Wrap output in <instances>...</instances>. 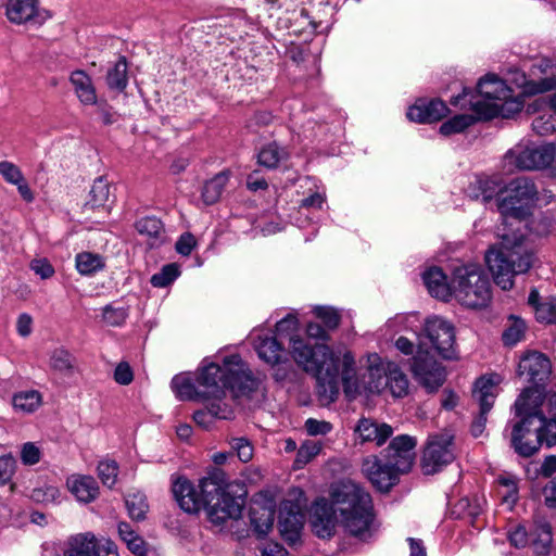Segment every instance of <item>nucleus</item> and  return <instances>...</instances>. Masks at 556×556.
<instances>
[{
  "instance_id": "obj_1",
  "label": "nucleus",
  "mask_w": 556,
  "mask_h": 556,
  "mask_svg": "<svg viewBox=\"0 0 556 556\" xmlns=\"http://www.w3.org/2000/svg\"><path fill=\"white\" fill-rule=\"evenodd\" d=\"M172 491L182 510L193 514L204 507L208 522L219 529L229 520L241 518L248 494L243 482L229 481L225 471L218 468L202 478L198 488L188 479L178 477Z\"/></svg>"
},
{
  "instance_id": "obj_2",
  "label": "nucleus",
  "mask_w": 556,
  "mask_h": 556,
  "mask_svg": "<svg viewBox=\"0 0 556 556\" xmlns=\"http://www.w3.org/2000/svg\"><path fill=\"white\" fill-rule=\"evenodd\" d=\"M331 498V502L318 498L312 505V531L320 539H329L340 522L351 535L363 541L370 538L374 508L369 493L354 481L343 480L333 486Z\"/></svg>"
},
{
  "instance_id": "obj_3",
  "label": "nucleus",
  "mask_w": 556,
  "mask_h": 556,
  "mask_svg": "<svg viewBox=\"0 0 556 556\" xmlns=\"http://www.w3.org/2000/svg\"><path fill=\"white\" fill-rule=\"evenodd\" d=\"M299 321L295 315L289 314L276 324L277 336L288 337L291 354L299 366L316 378V392L323 406L334 402L340 391L339 356L326 344L311 345L294 336Z\"/></svg>"
},
{
  "instance_id": "obj_4",
  "label": "nucleus",
  "mask_w": 556,
  "mask_h": 556,
  "mask_svg": "<svg viewBox=\"0 0 556 556\" xmlns=\"http://www.w3.org/2000/svg\"><path fill=\"white\" fill-rule=\"evenodd\" d=\"M203 400L227 401L226 389L232 400L249 396L258 387V381L242 363L239 355L225 358L224 366L208 363L199 367L195 374Z\"/></svg>"
},
{
  "instance_id": "obj_5",
  "label": "nucleus",
  "mask_w": 556,
  "mask_h": 556,
  "mask_svg": "<svg viewBox=\"0 0 556 556\" xmlns=\"http://www.w3.org/2000/svg\"><path fill=\"white\" fill-rule=\"evenodd\" d=\"M498 236L501 241L488 250L485 263L495 283L503 290H509L514 286V277L528 271L532 266L533 253L527 247L526 238L519 229Z\"/></svg>"
},
{
  "instance_id": "obj_6",
  "label": "nucleus",
  "mask_w": 556,
  "mask_h": 556,
  "mask_svg": "<svg viewBox=\"0 0 556 556\" xmlns=\"http://www.w3.org/2000/svg\"><path fill=\"white\" fill-rule=\"evenodd\" d=\"M511 90L495 75H485L477 84L476 92L464 88L463 92L452 98V104L462 109L469 108L479 118L491 119L504 115V108L521 110V102L511 99Z\"/></svg>"
},
{
  "instance_id": "obj_7",
  "label": "nucleus",
  "mask_w": 556,
  "mask_h": 556,
  "mask_svg": "<svg viewBox=\"0 0 556 556\" xmlns=\"http://www.w3.org/2000/svg\"><path fill=\"white\" fill-rule=\"evenodd\" d=\"M540 406L539 396L532 389H526L515 402L516 415L521 418L511 432V446L522 457L535 454L544 442L540 432L542 421L532 417V410Z\"/></svg>"
},
{
  "instance_id": "obj_8",
  "label": "nucleus",
  "mask_w": 556,
  "mask_h": 556,
  "mask_svg": "<svg viewBox=\"0 0 556 556\" xmlns=\"http://www.w3.org/2000/svg\"><path fill=\"white\" fill-rule=\"evenodd\" d=\"M452 290V298L468 308H483L492 299L490 278L482 266L477 263L454 267Z\"/></svg>"
},
{
  "instance_id": "obj_9",
  "label": "nucleus",
  "mask_w": 556,
  "mask_h": 556,
  "mask_svg": "<svg viewBox=\"0 0 556 556\" xmlns=\"http://www.w3.org/2000/svg\"><path fill=\"white\" fill-rule=\"evenodd\" d=\"M336 355L339 356L338 368L340 363L342 364L341 381L344 393L350 400L355 399L362 392L380 393L387 388V364L372 362L363 374L362 379H358L352 353L345 351L342 355L340 352Z\"/></svg>"
},
{
  "instance_id": "obj_10",
  "label": "nucleus",
  "mask_w": 556,
  "mask_h": 556,
  "mask_svg": "<svg viewBox=\"0 0 556 556\" xmlns=\"http://www.w3.org/2000/svg\"><path fill=\"white\" fill-rule=\"evenodd\" d=\"M507 195L498 201V211L504 224L513 226L509 219L521 223L530 214L538 190L534 182L527 177H518L506 187Z\"/></svg>"
},
{
  "instance_id": "obj_11",
  "label": "nucleus",
  "mask_w": 556,
  "mask_h": 556,
  "mask_svg": "<svg viewBox=\"0 0 556 556\" xmlns=\"http://www.w3.org/2000/svg\"><path fill=\"white\" fill-rule=\"evenodd\" d=\"M455 458L453 435L448 431L432 434L424 451L421 467L424 473L433 475Z\"/></svg>"
},
{
  "instance_id": "obj_12",
  "label": "nucleus",
  "mask_w": 556,
  "mask_h": 556,
  "mask_svg": "<svg viewBox=\"0 0 556 556\" xmlns=\"http://www.w3.org/2000/svg\"><path fill=\"white\" fill-rule=\"evenodd\" d=\"M554 143L539 147H516L505 155L508 165L521 170H538L552 167Z\"/></svg>"
},
{
  "instance_id": "obj_13",
  "label": "nucleus",
  "mask_w": 556,
  "mask_h": 556,
  "mask_svg": "<svg viewBox=\"0 0 556 556\" xmlns=\"http://www.w3.org/2000/svg\"><path fill=\"white\" fill-rule=\"evenodd\" d=\"M64 556H118V552L110 539L84 532L68 538Z\"/></svg>"
},
{
  "instance_id": "obj_14",
  "label": "nucleus",
  "mask_w": 556,
  "mask_h": 556,
  "mask_svg": "<svg viewBox=\"0 0 556 556\" xmlns=\"http://www.w3.org/2000/svg\"><path fill=\"white\" fill-rule=\"evenodd\" d=\"M498 377H482L477 380L472 391L473 400L479 404V413L471 424V434L475 438L480 437L486 425L488 413L492 409L497 396Z\"/></svg>"
},
{
  "instance_id": "obj_15",
  "label": "nucleus",
  "mask_w": 556,
  "mask_h": 556,
  "mask_svg": "<svg viewBox=\"0 0 556 556\" xmlns=\"http://www.w3.org/2000/svg\"><path fill=\"white\" fill-rule=\"evenodd\" d=\"M425 332L443 358L455 357V330L450 321L438 316L429 317L425 323Z\"/></svg>"
},
{
  "instance_id": "obj_16",
  "label": "nucleus",
  "mask_w": 556,
  "mask_h": 556,
  "mask_svg": "<svg viewBox=\"0 0 556 556\" xmlns=\"http://www.w3.org/2000/svg\"><path fill=\"white\" fill-rule=\"evenodd\" d=\"M412 371L428 392H435L445 381L444 368L428 352L419 351L414 356Z\"/></svg>"
},
{
  "instance_id": "obj_17",
  "label": "nucleus",
  "mask_w": 556,
  "mask_h": 556,
  "mask_svg": "<svg viewBox=\"0 0 556 556\" xmlns=\"http://www.w3.org/2000/svg\"><path fill=\"white\" fill-rule=\"evenodd\" d=\"M5 15L11 23L31 26H41L50 17L38 0H8Z\"/></svg>"
},
{
  "instance_id": "obj_18",
  "label": "nucleus",
  "mask_w": 556,
  "mask_h": 556,
  "mask_svg": "<svg viewBox=\"0 0 556 556\" xmlns=\"http://www.w3.org/2000/svg\"><path fill=\"white\" fill-rule=\"evenodd\" d=\"M416 439L408 434L395 437L384 450V458L401 473L410 470L415 458Z\"/></svg>"
},
{
  "instance_id": "obj_19",
  "label": "nucleus",
  "mask_w": 556,
  "mask_h": 556,
  "mask_svg": "<svg viewBox=\"0 0 556 556\" xmlns=\"http://www.w3.org/2000/svg\"><path fill=\"white\" fill-rule=\"evenodd\" d=\"M363 471L370 482L380 491H389L396 482L401 473L395 467L377 456H369L363 463Z\"/></svg>"
},
{
  "instance_id": "obj_20",
  "label": "nucleus",
  "mask_w": 556,
  "mask_h": 556,
  "mask_svg": "<svg viewBox=\"0 0 556 556\" xmlns=\"http://www.w3.org/2000/svg\"><path fill=\"white\" fill-rule=\"evenodd\" d=\"M304 525V515L298 504L286 502L279 510L278 527L281 536L289 544L293 545L300 540L301 530Z\"/></svg>"
},
{
  "instance_id": "obj_21",
  "label": "nucleus",
  "mask_w": 556,
  "mask_h": 556,
  "mask_svg": "<svg viewBox=\"0 0 556 556\" xmlns=\"http://www.w3.org/2000/svg\"><path fill=\"white\" fill-rule=\"evenodd\" d=\"M551 362L542 353L529 352L521 357L518 364V375L527 376L530 382L539 384L548 378Z\"/></svg>"
},
{
  "instance_id": "obj_22",
  "label": "nucleus",
  "mask_w": 556,
  "mask_h": 556,
  "mask_svg": "<svg viewBox=\"0 0 556 556\" xmlns=\"http://www.w3.org/2000/svg\"><path fill=\"white\" fill-rule=\"evenodd\" d=\"M355 433L362 443L368 442L381 446L393 434V429L386 422L363 417L357 421Z\"/></svg>"
},
{
  "instance_id": "obj_23",
  "label": "nucleus",
  "mask_w": 556,
  "mask_h": 556,
  "mask_svg": "<svg viewBox=\"0 0 556 556\" xmlns=\"http://www.w3.org/2000/svg\"><path fill=\"white\" fill-rule=\"evenodd\" d=\"M448 108L439 99L419 100L407 111L408 119L418 123H434L446 116Z\"/></svg>"
},
{
  "instance_id": "obj_24",
  "label": "nucleus",
  "mask_w": 556,
  "mask_h": 556,
  "mask_svg": "<svg viewBox=\"0 0 556 556\" xmlns=\"http://www.w3.org/2000/svg\"><path fill=\"white\" fill-rule=\"evenodd\" d=\"M205 403V409L197 410L193 414V420L197 425L207 429L213 424L214 418L231 419L233 417L232 405L228 401L201 400Z\"/></svg>"
},
{
  "instance_id": "obj_25",
  "label": "nucleus",
  "mask_w": 556,
  "mask_h": 556,
  "mask_svg": "<svg viewBox=\"0 0 556 556\" xmlns=\"http://www.w3.org/2000/svg\"><path fill=\"white\" fill-rule=\"evenodd\" d=\"M422 279L432 296L442 301H448L452 298V279L447 281V277L441 268H429L424 273Z\"/></svg>"
},
{
  "instance_id": "obj_26",
  "label": "nucleus",
  "mask_w": 556,
  "mask_h": 556,
  "mask_svg": "<svg viewBox=\"0 0 556 556\" xmlns=\"http://www.w3.org/2000/svg\"><path fill=\"white\" fill-rule=\"evenodd\" d=\"M253 339L255 350L261 359L269 365H276L282 361L285 352L275 337L265 334L254 336Z\"/></svg>"
},
{
  "instance_id": "obj_27",
  "label": "nucleus",
  "mask_w": 556,
  "mask_h": 556,
  "mask_svg": "<svg viewBox=\"0 0 556 556\" xmlns=\"http://www.w3.org/2000/svg\"><path fill=\"white\" fill-rule=\"evenodd\" d=\"M136 229L147 238L151 248L159 247L166 240L164 225L161 219L154 216H147L137 220Z\"/></svg>"
},
{
  "instance_id": "obj_28",
  "label": "nucleus",
  "mask_w": 556,
  "mask_h": 556,
  "mask_svg": "<svg viewBox=\"0 0 556 556\" xmlns=\"http://www.w3.org/2000/svg\"><path fill=\"white\" fill-rule=\"evenodd\" d=\"M67 485L76 498L85 503L93 501L99 493L98 483L91 476H73Z\"/></svg>"
},
{
  "instance_id": "obj_29",
  "label": "nucleus",
  "mask_w": 556,
  "mask_h": 556,
  "mask_svg": "<svg viewBox=\"0 0 556 556\" xmlns=\"http://www.w3.org/2000/svg\"><path fill=\"white\" fill-rule=\"evenodd\" d=\"M70 80L74 87L79 101L85 105H92L97 102V93L91 78L84 71H74Z\"/></svg>"
},
{
  "instance_id": "obj_30",
  "label": "nucleus",
  "mask_w": 556,
  "mask_h": 556,
  "mask_svg": "<svg viewBox=\"0 0 556 556\" xmlns=\"http://www.w3.org/2000/svg\"><path fill=\"white\" fill-rule=\"evenodd\" d=\"M170 387L173 392L179 400L182 401H201V390H199V384L197 382V378L194 381L187 375H176L170 382Z\"/></svg>"
},
{
  "instance_id": "obj_31",
  "label": "nucleus",
  "mask_w": 556,
  "mask_h": 556,
  "mask_svg": "<svg viewBox=\"0 0 556 556\" xmlns=\"http://www.w3.org/2000/svg\"><path fill=\"white\" fill-rule=\"evenodd\" d=\"M230 172L223 170L207 180L202 188V200L206 205L216 203L229 180Z\"/></svg>"
},
{
  "instance_id": "obj_32",
  "label": "nucleus",
  "mask_w": 556,
  "mask_h": 556,
  "mask_svg": "<svg viewBox=\"0 0 556 556\" xmlns=\"http://www.w3.org/2000/svg\"><path fill=\"white\" fill-rule=\"evenodd\" d=\"M288 157L289 152L286 148L278 146L276 142H270L260 150L257 162L260 165L273 169Z\"/></svg>"
},
{
  "instance_id": "obj_33",
  "label": "nucleus",
  "mask_w": 556,
  "mask_h": 556,
  "mask_svg": "<svg viewBox=\"0 0 556 556\" xmlns=\"http://www.w3.org/2000/svg\"><path fill=\"white\" fill-rule=\"evenodd\" d=\"M387 388L394 397H403L408 393L409 382L406 375L394 363H387Z\"/></svg>"
},
{
  "instance_id": "obj_34",
  "label": "nucleus",
  "mask_w": 556,
  "mask_h": 556,
  "mask_svg": "<svg viewBox=\"0 0 556 556\" xmlns=\"http://www.w3.org/2000/svg\"><path fill=\"white\" fill-rule=\"evenodd\" d=\"M482 513V507L478 498L463 497L453 507L452 514L455 518L467 520L475 525Z\"/></svg>"
},
{
  "instance_id": "obj_35",
  "label": "nucleus",
  "mask_w": 556,
  "mask_h": 556,
  "mask_svg": "<svg viewBox=\"0 0 556 556\" xmlns=\"http://www.w3.org/2000/svg\"><path fill=\"white\" fill-rule=\"evenodd\" d=\"M50 366L63 376H72L75 371L76 359L67 350L59 348L51 354Z\"/></svg>"
},
{
  "instance_id": "obj_36",
  "label": "nucleus",
  "mask_w": 556,
  "mask_h": 556,
  "mask_svg": "<svg viewBox=\"0 0 556 556\" xmlns=\"http://www.w3.org/2000/svg\"><path fill=\"white\" fill-rule=\"evenodd\" d=\"M106 84L110 89L124 91L128 84L127 62L125 56H121L112 68L108 71Z\"/></svg>"
},
{
  "instance_id": "obj_37",
  "label": "nucleus",
  "mask_w": 556,
  "mask_h": 556,
  "mask_svg": "<svg viewBox=\"0 0 556 556\" xmlns=\"http://www.w3.org/2000/svg\"><path fill=\"white\" fill-rule=\"evenodd\" d=\"M251 523L255 532L260 535H266L274 525V510L270 508H251L250 510Z\"/></svg>"
},
{
  "instance_id": "obj_38",
  "label": "nucleus",
  "mask_w": 556,
  "mask_h": 556,
  "mask_svg": "<svg viewBox=\"0 0 556 556\" xmlns=\"http://www.w3.org/2000/svg\"><path fill=\"white\" fill-rule=\"evenodd\" d=\"M41 394L36 390L18 392L12 400L14 408L23 413L35 412L41 405Z\"/></svg>"
},
{
  "instance_id": "obj_39",
  "label": "nucleus",
  "mask_w": 556,
  "mask_h": 556,
  "mask_svg": "<svg viewBox=\"0 0 556 556\" xmlns=\"http://www.w3.org/2000/svg\"><path fill=\"white\" fill-rule=\"evenodd\" d=\"M110 199V187L106 180L102 177L93 181L89 193V200L86 202V207L99 208L104 207Z\"/></svg>"
},
{
  "instance_id": "obj_40",
  "label": "nucleus",
  "mask_w": 556,
  "mask_h": 556,
  "mask_svg": "<svg viewBox=\"0 0 556 556\" xmlns=\"http://www.w3.org/2000/svg\"><path fill=\"white\" fill-rule=\"evenodd\" d=\"M477 119H480L477 114L476 116L471 114L455 115L440 126V134L443 136L459 134L475 124Z\"/></svg>"
},
{
  "instance_id": "obj_41",
  "label": "nucleus",
  "mask_w": 556,
  "mask_h": 556,
  "mask_svg": "<svg viewBox=\"0 0 556 556\" xmlns=\"http://www.w3.org/2000/svg\"><path fill=\"white\" fill-rule=\"evenodd\" d=\"M497 194V186L491 179H478L470 185L468 195L472 199H481L484 203Z\"/></svg>"
},
{
  "instance_id": "obj_42",
  "label": "nucleus",
  "mask_w": 556,
  "mask_h": 556,
  "mask_svg": "<svg viewBox=\"0 0 556 556\" xmlns=\"http://www.w3.org/2000/svg\"><path fill=\"white\" fill-rule=\"evenodd\" d=\"M125 504L130 518L135 520H142L146 518L148 503L144 494L140 492L128 494L125 500Z\"/></svg>"
},
{
  "instance_id": "obj_43",
  "label": "nucleus",
  "mask_w": 556,
  "mask_h": 556,
  "mask_svg": "<svg viewBox=\"0 0 556 556\" xmlns=\"http://www.w3.org/2000/svg\"><path fill=\"white\" fill-rule=\"evenodd\" d=\"M180 275L179 266L175 263L166 264L159 273L152 275L150 282L155 288H165L173 283Z\"/></svg>"
},
{
  "instance_id": "obj_44",
  "label": "nucleus",
  "mask_w": 556,
  "mask_h": 556,
  "mask_svg": "<svg viewBox=\"0 0 556 556\" xmlns=\"http://www.w3.org/2000/svg\"><path fill=\"white\" fill-rule=\"evenodd\" d=\"M103 267L102 258L89 252L76 256V268L83 275H91Z\"/></svg>"
},
{
  "instance_id": "obj_45",
  "label": "nucleus",
  "mask_w": 556,
  "mask_h": 556,
  "mask_svg": "<svg viewBox=\"0 0 556 556\" xmlns=\"http://www.w3.org/2000/svg\"><path fill=\"white\" fill-rule=\"evenodd\" d=\"M532 417L535 420L542 421L540 432L543 433V440L545 444L551 447L556 445V418L547 419L540 410L535 407L532 410Z\"/></svg>"
},
{
  "instance_id": "obj_46",
  "label": "nucleus",
  "mask_w": 556,
  "mask_h": 556,
  "mask_svg": "<svg viewBox=\"0 0 556 556\" xmlns=\"http://www.w3.org/2000/svg\"><path fill=\"white\" fill-rule=\"evenodd\" d=\"M531 125L538 135L547 136L556 131V117L549 112H544L535 116Z\"/></svg>"
},
{
  "instance_id": "obj_47",
  "label": "nucleus",
  "mask_w": 556,
  "mask_h": 556,
  "mask_svg": "<svg viewBox=\"0 0 556 556\" xmlns=\"http://www.w3.org/2000/svg\"><path fill=\"white\" fill-rule=\"evenodd\" d=\"M98 475L104 485L114 486L118 476L117 463L111 459L101 460L98 465Z\"/></svg>"
},
{
  "instance_id": "obj_48",
  "label": "nucleus",
  "mask_w": 556,
  "mask_h": 556,
  "mask_svg": "<svg viewBox=\"0 0 556 556\" xmlns=\"http://www.w3.org/2000/svg\"><path fill=\"white\" fill-rule=\"evenodd\" d=\"M127 317L128 311L125 307L109 304L102 308V319L108 326H122Z\"/></svg>"
},
{
  "instance_id": "obj_49",
  "label": "nucleus",
  "mask_w": 556,
  "mask_h": 556,
  "mask_svg": "<svg viewBox=\"0 0 556 556\" xmlns=\"http://www.w3.org/2000/svg\"><path fill=\"white\" fill-rule=\"evenodd\" d=\"M230 446L237 453L241 462L248 463L253 458L254 447L249 439L244 437L232 438L230 440Z\"/></svg>"
},
{
  "instance_id": "obj_50",
  "label": "nucleus",
  "mask_w": 556,
  "mask_h": 556,
  "mask_svg": "<svg viewBox=\"0 0 556 556\" xmlns=\"http://www.w3.org/2000/svg\"><path fill=\"white\" fill-rule=\"evenodd\" d=\"M526 331V324L522 319L514 318L511 325L504 331L503 340L507 345H515L522 340Z\"/></svg>"
},
{
  "instance_id": "obj_51",
  "label": "nucleus",
  "mask_w": 556,
  "mask_h": 556,
  "mask_svg": "<svg viewBox=\"0 0 556 556\" xmlns=\"http://www.w3.org/2000/svg\"><path fill=\"white\" fill-rule=\"evenodd\" d=\"M30 496L35 502H38V503H45V504L54 503L60 497V491L54 485L45 484V485L35 488L31 491Z\"/></svg>"
},
{
  "instance_id": "obj_52",
  "label": "nucleus",
  "mask_w": 556,
  "mask_h": 556,
  "mask_svg": "<svg viewBox=\"0 0 556 556\" xmlns=\"http://www.w3.org/2000/svg\"><path fill=\"white\" fill-rule=\"evenodd\" d=\"M0 175L8 184L11 185L20 184L24 178L20 167L9 161L0 162Z\"/></svg>"
},
{
  "instance_id": "obj_53",
  "label": "nucleus",
  "mask_w": 556,
  "mask_h": 556,
  "mask_svg": "<svg viewBox=\"0 0 556 556\" xmlns=\"http://www.w3.org/2000/svg\"><path fill=\"white\" fill-rule=\"evenodd\" d=\"M314 313L324 321L327 328L334 329L339 326L340 316L333 307L316 306Z\"/></svg>"
},
{
  "instance_id": "obj_54",
  "label": "nucleus",
  "mask_w": 556,
  "mask_h": 556,
  "mask_svg": "<svg viewBox=\"0 0 556 556\" xmlns=\"http://www.w3.org/2000/svg\"><path fill=\"white\" fill-rule=\"evenodd\" d=\"M321 444L315 441H306L298 451L296 462L307 464L313 457L319 454Z\"/></svg>"
},
{
  "instance_id": "obj_55",
  "label": "nucleus",
  "mask_w": 556,
  "mask_h": 556,
  "mask_svg": "<svg viewBox=\"0 0 556 556\" xmlns=\"http://www.w3.org/2000/svg\"><path fill=\"white\" fill-rule=\"evenodd\" d=\"M304 427L306 432L312 437L326 435L332 430V425L330 422L315 418H308L305 421Z\"/></svg>"
},
{
  "instance_id": "obj_56",
  "label": "nucleus",
  "mask_w": 556,
  "mask_h": 556,
  "mask_svg": "<svg viewBox=\"0 0 556 556\" xmlns=\"http://www.w3.org/2000/svg\"><path fill=\"white\" fill-rule=\"evenodd\" d=\"M29 267L41 279H49L55 273L54 267L47 258H34Z\"/></svg>"
},
{
  "instance_id": "obj_57",
  "label": "nucleus",
  "mask_w": 556,
  "mask_h": 556,
  "mask_svg": "<svg viewBox=\"0 0 556 556\" xmlns=\"http://www.w3.org/2000/svg\"><path fill=\"white\" fill-rule=\"evenodd\" d=\"M40 457H41V452L35 443L27 442V443L23 444L22 450H21V459H22L23 464L35 465V464L39 463Z\"/></svg>"
},
{
  "instance_id": "obj_58",
  "label": "nucleus",
  "mask_w": 556,
  "mask_h": 556,
  "mask_svg": "<svg viewBox=\"0 0 556 556\" xmlns=\"http://www.w3.org/2000/svg\"><path fill=\"white\" fill-rule=\"evenodd\" d=\"M538 320L552 324L556 321V305L551 302H542L535 307Z\"/></svg>"
},
{
  "instance_id": "obj_59",
  "label": "nucleus",
  "mask_w": 556,
  "mask_h": 556,
  "mask_svg": "<svg viewBox=\"0 0 556 556\" xmlns=\"http://www.w3.org/2000/svg\"><path fill=\"white\" fill-rule=\"evenodd\" d=\"M15 471V459L10 456L0 457V485L8 483Z\"/></svg>"
},
{
  "instance_id": "obj_60",
  "label": "nucleus",
  "mask_w": 556,
  "mask_h": 556,
  "mask_svg": "<svg viewBox=\"0 0 556 556\" xmlns=\"http://www.w3.org/2000/svg\"><path fill=\"white\" fill-rule=\"evenodd\" d=\"M197 244L194 236L190 232L182 233L176 242V251L182 256L191 254L192 250Z\"/></svg>"
},
{
  "instance_id": "obj_61",
  "label": "nucleus",
  "mask_w": 556,
  "mask_h": 556,
  "mask_svg": "<svg viewBox=\"0 0 556 556\" xmlns=\"http://www.w3.org/2000/svg\"><path fill=\"white\" fill-rule=\"evenodd\" d=\"M556 89V76H548L528 85V91L532 93H543Z\"/></svg>"
},
{
  "instance_id": "obj_62",
  "label": "nucleus",
  "mask_w": 556,
  "mask_h": 556,
  "mask_svg": "<svg viewBox=\"0 0 556 556\" xmlns=\"http://www.w3.org/2000/svg\"><path fill=\"white\" fill-rule=\"evenodd\" d=\"M114 379L118 384L128 386L134 379L132 370L128 363H119L114 371Z\"/></svg>"
},
{
  "instance_id": "obj_63",
  "label": "nucleus",
  "mask_w": 556,
  "mask_h": 556,
  "mask_svg": "<svg viewBox=\"0 0 556 556\" xmlns=\"http://www.w3.org/2000/svg\"><path fill=\"white\" fill-rule=\"evenodd\" d=\"M508 539L510 544L515 547H525L528 543V533L526 528L521 525H518L513 531H509Z\"/></svg>"
},
{
  "instance_id": "obj_64",
  "label": "nucleus",
  "mask_w": 556,
  "mask_h": 556,
  "mask_svg": "<svg viewBox=\"0 0 556 556\" xmlns=\"http://www.w3.org/2000/svg\"><path fill=\"white\" fill-rule=\"evenodd\" d=\"M33 318L29 314L23 313L16 321V331L21 337H28L31 333Z\"/></svg>"
}]
</instances>
